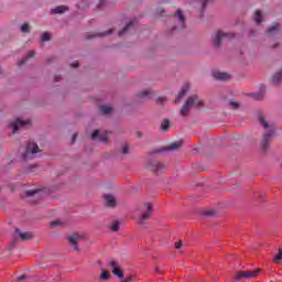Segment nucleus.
Segmentation results:
<instances>
[{"instance_id": "3c124183", "label": "nucleus", "mask_w": 282, "mask_h": 282, "mask_svg": "<svg viewBox=\"0 0 282 282\" xmlns=\"http://www.w3.org/2000/svg\"><path fill=\"white\" fill-rule=\"evenodd\" d=\"M273 47H276V44H274Z\"/></svg>"}, {"instance_id": "a19ab883", "label": "nucleus", "mask_w": 282, "mask_h": 282, "mask_svg": "<svg viewBox=\"0 0 282 282\" xmlns=\"http://www.w3.org/2000/svg\"><path fill=\"white\" fill-rule=\"evenodd\" d=\"M25 281V274H22L18 278V282Z\"/></svg>"}, {"instance_id": "c03bdc74", "label": "nucleus", "mask_w": 282, "mask_h": 282, "mask_svg": "<svg viewBox=\"0 0 282 282\" xmlns=\"http://www.w3.org/2000/svg\"><path fill=\"white\" fill-rule=\"evenodd\" d=\"M61 80V76H55V82L58 83Z\"/></svg>"}, {"instance_id": "a18cd8bd", "label": "nucleus", "mask_w": 282, "mask_h": 282, "mask_svg": "<svg viewBox=\"0 0 282 282\" xmlns=\"http://www.w3.org/2000/svg\"><path fill=\"white\" fill-rule=\"evenodd\" d=\"M72 141L76 142V134L73 135Z\"/></svg>"}, {"instance_id": "2f4dec72", "label": "nucleus", "mask_w": 282, "mask_h": 282, "mask_svg": "<svg viewBox=\"0 0 282 282\" xmlns=\"http://www.w3.org/2000/svg\"><path fill=\"white\" fill-rule=\"evenodd\" d=\"M39 193H41V191L39 189H30L25 192L26 197H34V195H39Z\"/></svg>"}, {"instance_id": "c85d7f7f", "label": "nucleus", "mask_w": 282, "mask_h": 282, "mask_svg": "<svg viewBox=\"0 0 282 282\" xmlns=\"http://www.w3.org/2000/svg\"><path fill=\"white\" fill-rule=\"evenodd\" d=\"M100 111L105 116H109V113H111V111H113V108H111L110 106H101Z\"/></svg>"}, {"instance_id": "dca6fc26", "label": "nucleus", "mask_w": 282, "mask_h": 282, "mask_svg": "<svg viewBox=\"0 0 282 282\" xmlns=\"http://www.w3.org/2000/svg\"><path fill=\"white\" fill-rule=\"evenodd\" d=\"M15 235H18L22 241H28L32 238V232H21L19 229H15Z\"/></svg>"}, {"instance_id": "4468645a", "label": "nucleus", "mask_w": 282, "mask_h": 282, "mask_svg": "<svg viewBox=\"0 0 282 282\" xmlns=\"http://www.w3.org/2000/svg\"><path fill=\"white\" fill-rule=\"evenodd\" d=\"M214 78L216 80H229L230 74L224 73V72H215L214 73Z\"/></svg>"}, {"instance_id": "ea45409f", "label": "nucleus", "mask_w": 282, "mask_h": 282, "mask_svg": "<svg viewBox=\"0 0 282 282\" xmlns=\"http://www.w3.org/2000/svg\"><path fill=\"white\" fill-rule=\"evenodd\" d=\"M133 281V276H127L124 280H122L121 282H131Z\"/></svg>"}, {"instance_id": "aec40b11", "label": "nucleus", "mask_w": 282, "mask_h": 282, "mask_svg": "<svg viewBox=\"0 0 282 282\" xmlns=\"http://www.w3.org/2000/svg\"><path fill=\"white\" fill-rule=\"evenodd\" d=\"M182 147V142H173L167 148H164V151H177Z\"/></svg>"}, {"instance_id": "f704fd0d", "label": "nucleus", "mask_w": 282, "mask_h": 282, "mask_svg": "<svg viewBox=\"0 0 282 282\" xmlns=\"http://www.w3.org/2000/svg\"><path fill=\"white\" fill-rule=\"evenodd\" d=\"M121 153H122L123 155H127V153H129V145H127V144L122 145V148H121Z\"/></svg>"}, {"instance_id": "a878e982", "label": "nucleus", "mask_w": 282, "mask_h": 282, "mask_svg": "<svg viewBox=\"0 0 282 282\" xmlns=\"http://www.w3.org/2000/svg\"><path fill=\"white\" fill-rule=\"evenodd\" d=\"M171 128V120L170 119H164L161 122V129L162 131H169V129Z\"/></svg>"}, {"instance_id": "ddd939ff", "label": "nucleus", "mask_w": 282, "mask_h": 282, "mask_svg": "<svg viewBox=\"0 0 282 282\" xmlns=\"http://www.w3.org/2000/svg\"><path fill=\"white\" fill-rule=\"evenodd\" d=\"M104 199H105L106 206H108V208H116L117 202H116V197H113V195L105 194Z\"/></svg>"}, {"instance_id": "f3484780", "label": "nucleus", "mask_w": 282, "mask_h": 282, "mask_svg": "<svg viewBox=\"0 0 282 282\" xmlns=\"http://www.w3.org/2000/svg\"><path fill=\"white\" fill-rule=\"evenodd\" d=\"M151 96H153V90L151 88H148L139 94V98H141V100L151 98Z\"/></svg>"}, {"instance_id": "c9c22d12", "label": "nucleus", "mask_w": 282, "mask_h": 282, "mask_svg": "<svg viewBox=\"0 0 282 282\" xmlns=\"http://www.w3.org/2000/svg\"><path fill=\"white\" fill-rule=\"evenodd\" d=\"M229 105H230L231 109H239V104L236 101H230Z\"/></svg>"}, {"instance_id": "20e7f679", "label": "nucleus", "mask_w": 282, "mask_h": 282, "mask_svg": "<svg viewBox=\"0 0 282 282\" xmlns=\"http://www.w3.org/2000/svg\"><path fill=\"white\" fill-rule=\"evenodd\" d=\"M68 243L73 246V251L78 252V242L83 241V236L79 234H73L67 236Z\"/></svg>"}, {"instance_id": "e433bc0d", "label": "nucleus", "mask_w": 282, "mask_h": 282, "mask_svg": "<svg viewBox=\"0 0 282 282\" xmlns=\"http://www.w3.org/2000/svg\"><path fill=\"white\" fill-rule=\"evenodd\" d=\"M184 246V243L182 242V240H180L178 242H175V249L180 250V248H182Z\"/></svg>"}, {"instance_id": "393cba45", "label": "nucleus", "mask_w": 282, "mask_h": 282, "mask_svg": "<svg viewBox=\"0 0 282 282\" xmlns=\"http://www.w3.org/2000/svg\"><path fill=\"white\" fill-rule=\"evenodd\" d=\"M134 21H130L123 29L122 31L119 32V36H124L127 32H129V29L133 26Z\"/></svg>"}, {"instance_id": "0eeeda50", "label": "nucleus", "mask_w": 282, "mask_h": 282, "mask_svg": "<svg viewBox=\"0 0 282 282\" xmlns=\"http://www.w3.org/2000/svg\"><path fill=\"white\" fill-rule=\"evenodd\" d=\"M223 39H235V34L234 33H224L221 31H218L214 37L215 47H219V45H221Z\"/></svg>"}, {"instance_id": "58836bf2", "label": "nucleus", "mask_w": 282, "mask_h": 282, "mask_svg": "<svg viewBox=\"0 0 282 282\" xmlns=\"http://www.w3.org/2000/svg\"><path fill=\"white\" fill-rule=\"evenodd\" d=\"M253 98H254L256 100H261V98H263V95H261V94H254V95H253Z\"/></svg>"}, {"instance_id": "7c9ffc66", "label": "nucleus", "mask_w": 282, "mask_h": 282, "mask_svg": "<svg viewBox=\"0 0 282 282\" xmlns=\"http://www.w3.org/2000/svg\"><path fill=\"white\" fill-rule=\"evenodd\" d=\"M282 261V250L280 249L279 252L273 257V263H281Z\"/></svg>"}, {"instance_id": "bb28decb", "label": "nucleus", "mask_w": 282, "mask_h": 282, "mask_svg": "<svg viewBox=\"0 0 282 282\" xmlns=\"http://www.w3.org/2000/svg\"><path fill=\"white\" fill-rule=\"evenodd\" d=\"M162 169H164V164L160 163V162H153L151 163V171H162Z\"/></svg>"}, {"instance_id": "412c9836", "label": "nucleus", "mask_w": 282, "mask_h": 282, "mask_svg": "<svg viewBox=\"0 0 282 282\" xmlns=\"http://www.w3.org/2000/svg\"><path fill=\"white\" fill-rule=\"evenodd\" d=\"M99 279H100V281H109V279H111V273L109 271L102 269Z\"/></svg>"}, {"instance_id": "2eb2a0df", "label": "nucleus", "mask_w": 282, "mask_h": 282, "mask_svg": "<svg viewBox=\"0 0 282 282\" xmlns=\"http://www.w3.org/2000/svg\"><path fill=\"white\" fill-rule=\"evenodd\" d=\"M69 10V7L66 6H58L51 10V14H63Z\"/></svg>"}, {"instance_id": "423d86ee", "label": "nucleus", "mask_w": 282, "mask_h": 282, "mask_svg": "<svg viewBox=\"0 0 282 282\" xmlns=\"http://www.w3.org/2000/svg\"><path fill=\"white\" fill-rule=\"evenodd\" d=\"M109 268L112 270V274L115 276H118V279H124V273L122 272V269H120V263L116 260H110L108 262Z\"/></svg>"}, {"instance_id": "a211bd4d", "label": "nucleus", "mask_w": 282, "mask_h": 282, "mask_svg": "<svg viewBox=\"0 0 282 282\" xmlns=\"http://www.w3.org/2000/svg\"><path fill=\"white\" fill-rule=\"evenodd\" d=\"M186 94H188V85H185L182 90L178 93L175 102H180L182 100L183 97L186 96Z\"/></svg>"}, {"instance_id": "6ab92c4d", "label": "nucleus", "mask_w": 282, "mask_h": 282, "mask_svg": "<svg viewBox=\"0 0 282 282\" xmlns=\"http://www.w3.org/2000/svg\"><path fill=\"white\" fill-rule=\"evenodd\" d=\"M111 32H112V30H109V31H106V32H104V33H97V32H95V33H88L87 34V39L89 40V39H94V37H96V36H109V34H111Z\"/></svg>"}, {"instance_id": "37998d69", "label": "nucleus", "mask_w": 282, "mask_h": 282, "mask_svg": "<svg viewBox=\"0 0 282 282\" xmlns=\"http://www.w3.org/2000/svg\"><path fill=\"white\" fill-rule=\"evenodd\" d=\"M72 67H74V68L78 67V62H74V63L72 64Z\"/></svg>"}, {"instance_id": "c756f323", "label": "nucleus", "mask_w": 282, "mask_h": 282, "mask_svg": "<svg viewBox=\"0 0 282 282\" xmlns=\"http://www.w3.org/2000/svg\"><path fill=\"white\" fill-rule=\"evenodd\" d=\"M262 19H263V14H261V11L260 10L256 11L254 21L258 25L261 23V21H263Z\"/></svg>"}, {"instance_id": "09e8293b", "label": "nucleus", "mask_w": 282, "mask_h": 282, "mask_svg": "<svg viewBox=\"0 0 282 282\" xmlns=\"http://www.w3.org/2000/svg\"><path fill=\"white\" fill-rule=\"evenodd\" d=\"M203 8H206V2H203Z\"/></svg>"}, {"instance_id": "9d476101", "label": "nucleus", "mask_w": 282, "mask_h": 282, "mask_svg": "<svg viewBox=\"0 0 282 282\" xmlns=\"http://www.w3.org/2000/svg\"><path fill=\"white\" fill-rule=\"evenodd\" d=\"M109 132H105V133H100L99 130H95L91 134V140H99V142H105L108 143L109 142Z\"/></svg>"}, {"instance_id": "cd10ccee", "label": "nucleus", "mask_w": 282, "mask_h": 282, "mask_svg": "<svg viewBox=\"0 0 282 282\" xmlns=\"http://www.w3.org/2000/svg\"><path fill=\"white\" fill-rule=\"evenodd\" d=\"M110 230H112V232H118L120 230V221H112L110 225Z\"/></svg>"}, {"instance_id": "f257e3e1", "label": "nucleus", "mask_w": 282, "mask_h": 282, "mask_svg": "<svg viewBox=\"0 0 282 282\" xmlns=\"http://www.w3.org/2000/svg\"><path fill=\"white\" fill-rule=\"evenodd\" d=\"M258 120L261 127H263L264 131H267V133L262 138V151H268V149H270V140H272L274 135V126L270 124L262 113L258 116Z\"/></svg>"}, {"instance_id": "79ce46f5", "label": "nucleus", "mask_w": 282, "mask_h": 282, "mask_svg": "<svg viewBox=\"0 0 282 282\" xmlns=\"http://www.w3.org/2000/svg\"><path fill=\"white\" fill-rule=\"evenodd\" d=\"M164 100H166V98H164V97H159L158 100H156V102H164Z\"/></svg>"}, {"instance_id": "4c0bfd02", "label": "nucleus", "mask_w": 282, "mask_h": 282, "mask_svg": "<svg viewBox=\"0 0 282 282\" xmlns=\"http://www.w3.org/2000/svg\"><path fill=\"white\" fill-rule=\"evenodd\" d=\"M97 8L99 9L105 8V0H99Z\"/></svg>"}, {"instance_id": "de8ad7c7", "label": "nucleus", "mask_w": 282, "mask_h": 282, "mask_svg": "<svg viewBox=\"0 0 282 282\" xmlns=\"http://www.w3.org/2000/svg\"><path fill=\"white\" fill-rule=\"evenodd\" d=\"M163 12H164V9H161V10H160V14H163Z\"/></svg>"}, {"instance_id": "f8f14e48", "label": "nucleus", "mask_w": 282, "mask_h": 282, "mask_svg": "<svg viewBox=\"0 0 282 282\" xmlns=\"http://www.w3.org/2000/svg\"><path fill=\"white\" fill-rule=\"evenodd\" d=\"M279 32H281V24L273 23V25L268 29L267 36H276Z\"/></svg>"}, {"instance_id": "9b49d317", "label": "nucleus", "mask_w": 282, "mask_h": 282, "mask_svg": "<svg viewBox=\"0 0 282 282\" xmlns=\"http://www.w3.org/2000/svg\"><path fill=\"white\" fill-rule=\"evenodd\" d=\"M174 17L178 19V23H180L178 26L174 28V30H184V28H186V18L184 17V13L180 9H177Z\"/></svg>"}, {"instance_id": "f03ea898", "label": "nucleus", "mask_w": 282, "mask_h": 282, "mask_svg": "<svg viewBox=\"0 0 282 282\" xmlns=\"http://www.w3.org/2000/svg\"><path fill=\"white\" fill-rule=\"evenodd\" d=\"M193 107H195L196 109L204 107V100H202L197 95H193L187 98L184 106L181 108V116H188V112L191 111V109H193Z\"/></svg>"}, {"instance_id": "473e14b6", "label": "nucleus", "mask_w": 282, "mask_h": 282, "mask_svg": "<svg viewBox=\"0 0 282 282\" xmlns=\"http://www.w3.org/2000/svg\"><path fill=\"white\" fill-rule=\"evenodd\" d=\"M21 32L23 34H28V32H30V24L29 23H24L21 25Z\"/></svg>"}, {"instance_id": "7ed1b4c3", "label": "nucleus", "mask_w": 282, "mask_h": 282, "mask_svg": "<svg viewBox=\"0 0 282 282\" xmlns=\"http://www.w3.org/2000/svg\"><path fill=\"white\" fill-rule=\"evenodd\" d=\"M261 272V269H256L253 271H239L234 279L237 281H241V279H257L259 276V273Z\"/></svg>"}, {"instance_id": "4be33fe9", "label": "nucleus", "mask_w": 282, "mask_h": 282, "mask_svg": "<svg viewBox=\"0 0 282 282\" xmlns=\"http://www.w3.org/2000/svg\"><path fill=\"white\" fill-rule=\"evenodd\" d=\"M34 55H35L34 51H30L28 57H23V58L18 63V65H19L20 67H21V65H25V63H28V58H34Z\"/></svg>"}, {"instance_id": "49530a36", "label": "nucleus", "mask_w": 282, "mask_h": 282, "mask_svg": "<svg viewBox=\"0 0 282 282\" xmlns=\"http://www.w3.org/2000/svg\"><path fill=\"white\" fill-rule=\"evenodd\" d=\"M138 138H142V132L137 133Z\"/></svg>"}, {"instance_id": "39448f33", "label": "nucleus", "mask_w": 282, "mask_h": 282, "mask_svg": "<svg viewBox=\"0 0 282 282\" xmlns=\"http://www.w3.org/2000/svg\"><path fill=\"white\" fill-rule=\"evenodd\" d=\"M142 215L140 217V224H144L151 215H153V205L151 203H144L143 208H142Z\"/></svg>"}, {"instance_id": "1a4fd4ad", "label": "nucleus", "mask_w": 282, "mask_h": 282, "mask_svg": "<svg viewBox=\"0 0 282 282\" xmlns=\"http://www.w3.org/2000/svg\"><path fill=\"white\" fill-rule=\"evenodd\" d=\"M32 124L31 120H22V119H17L14 122L10 123V127L13 131V133H17L21 127H30Z\"/></svg>"}, {"instance_id": "72a5a7b5", "label": "nucleus", "mask_w": 282, "mask_h": 282, "mask_svg": "<svg viewBox=\"0 0 282 282\" xmlns=\"http://www.w3.org/2000/svg\"><path fill=\"white\" fill-rule=\"evenodd\" d=\"M50 39H51L50 33L45 32L41 37V42L45 43V41H50Z\"/></svg>"}, {"instance_id": "b1692460", "label": "nucleus", "mask_w": 282, "mask_h": 282, "mask_svg": "<svg viewBox=\"0 0 282 282\" xmlns=\"http://www.w3.org/2000/svg\"><path fill=\"white\" fill-rule=\"evenodd\" d=\"M51 228H61V226H65V223L61 219H55L50 223Z\"/></svg>"}, {"instance_id": "6e6552de", "label": "nucleus", "mask_w": 282, "mask_h": 282, "mask_svg": "<svg viewBox=\"0 0 282 282\" xmlns=\"http://www.w3.org/2000/svg\"><path fill=\"white\" fill-rule=\"evenodd\" d=\"M39 152V145L36 143H29L23 154V160H32V155H36Z\"/></svg>"}, {"instance_id": "5701e85b", "label": "nucleus", "mask_w": 282, "mask_h": 282, "mask_svg": "<svg viewBox=\"0 0 282 282\" xmlns=\"http://www.w3.org/2000/svg\"><path fill=\"white\" fill-rule=\"evenodd\" d=\"M282 80V68L272 77V82L274 85H279V83Z\"/></svg>"}, {"instance_id": "8fccbe9b", "label": "nucleus", "mask_w": 282, "mask_h": 282, "mask_svg": "<svg viewBox=\"0 0 282 282\" xmlns=\"http://www.w3.org/2000/svg\"><path fill=\"white\" fill-rule=\"evenodd\" d=\"M0 74H3V70L0 68Z\"/></svg>"}]
</instances>
